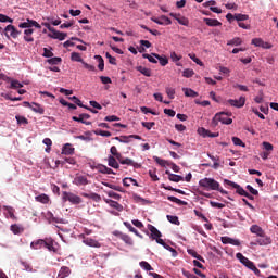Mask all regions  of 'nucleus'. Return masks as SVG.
I'll list each match as a JSON object with an SVG mask.
<instances>
[{"label":"nucleus","mask_w":278,"mask_h":278,"mask_svg":"<svg viewBox=\"0 0 278 278\" xmlns=\"http://www.w3.org/2000/svg\"><path fill=\"white\" fill-rule=\"evenodd\" d=\"M18 27L21 29H25L24 40L26 42H34V40H35L33 38V34H34L33 27H36V29H41V25H39V23H37V21H30V18H27V21L25 23H21L18 25Z\"/></svg>","instance_id":"nucleus-1"},{"label":"nucleus","mask_w":278,"mask_h":278,"mask_svg":"<svg viewBox=\"0 0 278 278\" xmlns=\"http://www.w3.org/2000/svg\"><path fill=\"white\" fill-rule=\"evenodd\" d=\"M148 229H149V231H151V238H152L153 240H156V242H157L159 244H162V245L164 247V249H167L168 251H172V253H173L174 255L177 254L176 249H174V247H170V244H167V242H165V241L163 240V238H162V231H160V229H157V227H155V225L149 224V225H148Z\"/></svg>","instance_id":"nucleus-2"},{"label":"nucleus","mask_w":278,"mask_h":278,"mask_svg":"<svg viewBox=\"0 0 278 278\" xmlns=\"http://www.w3.org/2000/svg\"><path fill=\"white\" fill-rule=\"evenodd\" d=\"M199 186L205 188V190H218L222 194H227V190H224V188L220 187L219 181H216V179L212 177L200 179Z\"/></svg>","instance_id":"nucleus-3"},{"label":"nucleus","mask_w":278,"mask_h":278,"mask_svg":"<svg viewBox=\"0 0 278 278\" xmlns=\"http://www.w3.org/2000/svg\"><path fill=\"white\" fill-rule=\"evenodd\" d=\"M231 116L232 112H218L212 119L213 127H217L219 123H223L224 125H231L233 123Z\"/></svg>","instance_id":"nucleus-4"},{"label":"nucleus","mask_w":278,"mask_h":278,"mask_svg":"<svg viewBox=\"0 0 278 278\" xmlns=\"http://www.w3.org/2000/svg\"><path fill=\"white\" fill-rule=\"evenodd\" d=\"M63 201H70L71 203H74L75 205H78L81 203L83 199L78 194H75L74 192H63Z\"/></svg>","instance_id":"nucleus-5"},{"label":"nucleus","mask_w":278,"mask_h":278,"mask_svg":"<svg viewBox=\"0 0 278 278\" xmlns=\"http://www.w3.org/2000/svg\"><path fill=\"white\" fill-rule=\"evenodd\" d=\"M22 31H18V29H16V27H14V25H8L4 28V36L5 38H8V40H10V38H18V36H21Z\"/></svg>","instance_id":"nucleus-6"},{"label":"nucleus","mask_w":278,"mask_h":278,"mask_svg":"<svg viewBox=\"0 0 278 278\" xmlns=\"http://www.w3.org/2000/svg\"><path fill=\"white\" fill-rule=\"evenodd\" d=\"M153 159L156 162V164H160V166H170L175 173H179V170H180L179 166L177 164H175L174 162H168L167 160H162V157H157V155H154Z\"/></svg>","instance_id":"nucleus-7"},{"label":"nucleus","mask_w":278,"mask_h":278,"mask_svg":"<svg viewBox=\"0 0 278 278\" xmlns=\"http://www.w3.org/2000/svg\"><path fill=\"white\" fill-rule=\"evenodd\" d=\"M83 242L84 244H87L88 247H94V248H100L102 247L101 242L99 240H96L94 238H89L88 236H85L81 233Z\"/></svg>","instance_id":"nucleus-8"},{"label":"nucleus","mask_w":278,"mask_h":278,"mask_svg":"<svg viewBox=\"0 0 278 278\" xmlns=\"http://www.w3.org/2000/svg\"><path fill=\"white\" fill-rule=\"evenodd\" d=\"M227 103L232 108H244L247 103L245 97H240L239 99H228Z\"/></svg>","instance_id":"nucleus-9"},{"label":"nucleus","mask_w":278,"mask_h":278,"mask_svg":"<svg viewBox=\"0 0 278 278\" xmlns=\"http://www.w3.org/2000/svg\"><path fill=\"white\" fill-rule=\"evenodd\" d=\"M49 38H52L53 40H65L67 38V34H64L63 31H58L52 27V34H48Z\"/></svg>","instance_id":"nucleus-10"},{"label":"nucleus","mask_w":278,"mask_h":278,"mask_svg":"<svg viewBox=\"0 0 278 278\" xmlns=\"http://www.w3.org/2000/svg\"><path fill=\"white\" fill-rule=\"evenodd\" d=\"M224 182L227 184L228 186H232V188L237 189V193L241 194V197H244L247 194V190L240 186V184H236V181H231L230 179H224Z\"/></svg>","instance_id":"nucleus-11"},{"label":"nucleus","mask_w":278,"mask_h":278,"mask_svg":"<svg viewBox=\"0 0 278 278\" xmlns=\"http://www.w3.org/2000/svg\"><path fill=\"white\" fill-rule=\"evenodd\" d=\"M24 105L27 108H30L33 112H36L37 114H45V108L40 105L39 103H29L28 101H24Z\"/></svg>","instance_id":"nucleus-12"},{"label":"nucleus","mask_w":278,"mask_h":278,"mask_svg":"<svg viewBox=\"0 0 278 278\" xmlns=\"http://www.w3.org/2000/svg\"><path fill=\"white\" fill-rule=\"evenodd\" d=\"M170 16L179 23V25H184L185 27H188L189 21L185 17V15H181V13H170Z\"/></svg>","instance_id":"nucleus-13"},{"label":"nucleus","mask_w":278,"mask_h":278,"mask_svg":"<svg viewBox=\"0 0 278 278\" xmlns=\"http://www.w3.org/2000/svg\"><path fill=\"white\" fill-rule=\"evenodd\" d=\"M198 134H200V136H203V138H218L219 136V132L213 134L212 131H210V129H205L204 127H200L198 129Z\"/></svg>","instance_id":"nucleus-14"},{"label":"nucleus","mask_w":278,"mask_h":278,"mask_svg":"<svg viewBox=\"0 0 278 278\" xmlns=\"http://www.w3.org/2000/svg\"><path fill=\"white\" fill-rule=\"evenodd\" d=\"M121 164H126L127 166H132L134 168H141L142 166V164L135 162V160H131V157H123V155H121Z\"/></svg>","instance_id":"nucleus-15"},{"label":"nucleus","mask_w":278,"mask_h":278,"mask_svg":"<svg viewBox=\"0 0 278 278\" xmlns=\"http://www.w3.org/2000/svg\"><path fill=\"white\" fill-rule=\"evenodd\" d=\"M255 242L257 244H270L271 238L266 236L264 229H262V233H258V238H256Z\"/></svg>","instance_id":"nucleus-16"},{"label":"nucleus","mask_w":278,"mask_h":278,"mask_svg":"<svg viewBox=\"0 0 278 278\" xmlns=\"http://www.w3.org/2000/svg\"><path fill=\"white\" fill-rule=\"evenodd\" d=\"M131 138H135V140H142V136L138 135L116 136L115 140H118V142L129 143Z\"/></svg>","instance_id":"nucleus-17"},{"label":"nucleus","mask_w":278,"mask_h":278,"mask_svg":"<svg viewBox=\"0 0 278 278\" xmlns=\"http://www.w3.org/2000/svg\"><path fill=\"white\" fill-rule=\"evenodd\" d=\"M89 118H91L90 114H79V116H73V121L83 123L84 125H91Z\"/></svg>","instance_id":"nucleus-18"},{"label":"nucleus","mask_w":278,"mask_h":278,"mask_svg":"<svg viewBox=\"0 0 278 278\" xmlns=\"http://www.w3.org/2000/svg\"><path fill=\"white\" fill-rule=\"evenodd\" d=\"M74 184L76 186H87L89 184V179L86 175H76L74 177Z\"/></svg>","instance_id":"nucleus-19"},{"label":"nucleus","mask_w":278,"mask_h":278,"mask_svg":"<svg viewBox=\"0 0 278 278\" xmlns=\"http://www.w3.org/2000/svg\"><path fill=\"white\" fill-rule=\"evenodd\" d=\"M104 201L110 205V207H114L117 212H123L124 205H122L118 200L114 201L113 199H104Z\"/></svg>","instance_id":"nucleus-20"},{"label":"nucleus","mask_w":278,"mask_h":278,"mask_svg":"<svg viewBox=\"0 0 278 278\" xmlns=\"http://www.w3.org/2000/svg\"><path fill=\"white\" fill-rule=\"evenodd\" d=\"M236 257L241 262V264H243L244 266L252 270V260H249V257H245V255H243V253L240 252L237 253Z\"/></svg>","instance_id":"nucleus-21"},{"label":"nucleus","mask_w":278,"mask_h":278,"mask_svg":"<svg viewBox=\"0 0 278 278\" xmlns=\"http://www.w3.org/2000/svg\"><path fill=\"white\" fill-rule=\"evenodd\" d=\"M252 45H254V47H261L262 49H271V45L264 42L262 38H253Z\"/></svg>","instance_id":"nucleus-22"},{"label":"nucleus","mask_w":278,"mask_h":278,"mask_svg":"<svg viewBox=\"0 0 278 278\" xmlns=\"http://www.w3.org/2000/svg\"><path fill=\"white\" fill-rule=\"evenodd\" d=\"M153 23H156V25H172L170 18L167 17V15H160V18H151Z\"/></svg>","instance_id":"nucleus-23"},{"label":"nucleus","mask_w":278,"mask_h":278,"mask_svg":"<svg viewBox=\"0 0 278 278\" xmlns=\"http://www.w3.org/2000/svg\"><path fill=\"white\" fill-rule=\"evenodd\" d=\"M222 242L224 244H235L237 247H239L241 244L240 240L230 238L229 236H222Z\"/></svg>","instance_id":"nucleus-24"},{"label":"nucleus","mask_w":278,"mask_h":278,"mask_svg":"<svg viewBox=\"0 0 278 278\" xmlns=\"http://www.w3.org/2000/svg\"><path fill=\"white\" fill-rule=\"evenodd\" d=\"M81 197H85L86 199H92V201L100 202L101 201V194H98L97 192H81Z\"/></svg>","instance_id":"nucleus-25"},{"label":"nucleus","mask_w":278,"mask_h":278,"mask_svg":"<svg viewBox=\"0 0 278 278\" xmlns=\"http://www.w3.org/2000/svg\"><path fill=\"white\" fill-rule=\"evenodd\" d=\"M72 270L70 268V266H61L60 270H59V275L56 276V278H65L68 277L71 275Z\"/></svg>","instance_id":"nucleus-26"},{"label":"nucleus","mask_w":278,"mask_h":278,"mask_svg":"<svg viewBox=\"0 0 278 278\" xmlns=\"http://www.w3.org/2000/svg\"><path fill=\"white\" fill-rule=\"evenodd\" d=\"M3 210H5V212H7V214H5L7 217H10L13 220H16L14 207H12L11 205H3Z\"/></svg>","instance_id":"nucleus-27"},{"label":"nucleus","mask_w":278,"mask_h":278,"mask_svg":"<svg viewBox=\"0 0 278 278\" xmlns=\"http://www.w3.org/2000/svg\"><path fill=\"white\" fill-rule=\"evenodd\" d=\"M204 23H206L208 27H222L223 25L217 18H204Z\"/></svg>","instance_id":"nucleus-28"},{"label":"nucleus","mask_w":278,"mask_h":278,"mask_svg":"<svg viewBox=\"0 0 278 278\" xmlns=\"http://www.w3.org/2000/svg\"><path fill=\"white\" fill-rule=\"evenodd\" d=\"M124 225H125V227H127V229H129V231H131L139 238H143L142 233H140V231H138V229H136V227H134V225H131V223H129L128 220H124Z\"/></svg>","instance_id":"nucleus-29"},{"label":"nucleus","mask_w":278,"mask_h":278,"mask_svg":"<svg viewBox=\"0 0 278 278\" xmlns=\"http://www.w3.org/2000/svg\"><path fill=\"white\" fill-rule=\"evenodd\" d=\"M118 236L121 238V240H123L126 244H134V240L131 238V236H129L128 233H123L122 231L118 232Z\"/></svg>","instance_id":"nucleus-30"},{"label":"nucleus","mask_w":278,"mask_h":278,"mask_svg":"<svg viewBox=\"0 0 278 278\" xmlns=\"http://www.w3.org/2000/svg\"><path fill=\"white\" fill-rule=\"evenodd\" d=\"M46 240L39 238L38 240H34L30 244L31 249H42L45 247Z\"/></svg>","instance_id":"nucleus-31"},{"label":"nucleus","mask_w":278,"mask_h":278,"mask_svg":"<svg viewBox=\"0 0 278 278\" xmlns=\"http://www.w3.org/2000/svg\"><path fill=\"white\" fill-rule=\"evenodd\" d=\"M166 175H168V179L170 181L179 182L184 180V177L181 175H175L174 173H170V170H166Z\"/></svg>","instance_id":"nucleus-32"},{"label":"nucleus","mask_w":278,"mask_h":278,"mask_svg":"<svg viewBox=\"0 0 278 278\" xmlns=\"http://www.w3.org/2000/svg\"><path fill=\"white\" fill-rule=\"evenodd\" d=\"M137 71L144 75V77H152L153 75L151 68H146L144 66H137Z\"/></svg>","instance_id":"nucleus-33"},{"label":"nucleus","mask_w":278,"mask_h":278,"mask_svg":"<svg viewBox=\"0 0 278 278\" xmlns=\"http://www.w3.org/2000/svg\"><path fill=\"white\" fill-rule=\"evenodd\" d=\"M207 155L214 162L212 168L217 170L219 168V166H220V162H219L220 157H218V155H216V156L215 155H211V153H207Z\"/></svg>","instance_id":"nucleus-34"},{"label":"nucleus","mask_w":278,"mask_h":278,"mask_svg":"<svg viewBox=\"0 0 278 278\" xmlns=\"http://www.w3.org/2000/svg\"><path fill=\"white\" fill-rule=\"evenodd\" d=\"M235 20L239 23H243L244 21H249L248 13H235Z\"/></svg>","instance_id":"nucleus-35"},{"label":"nucleus","mask_w":278,"mask_h":278,"mask_svg":"<svg viewBox=\"0 0 278 278\" xmlns=\"http://www.w3.org/2000/svg\"><path fill=\"white\" fill-rule=\"evenodd\" d=\"M110 151H111V154H112L116 160H118L119 164H122V153L118 152L117 147H115V146L111 147Z\"/></svg>","instance_id":"nucleus-36"},{"label":"nucleus","mask_w":278,"mask_h":278,"mask_svg":"<svg viewBox=\"0 0 278 278\" xmlns=\"http://www.w3.org/2000/svg\"><path fill=\"white\" fill-rule=\"evenodd\" d=\"M108 164H109V166H111L112 168H119V164H118L116 157L113 156V154H112V155H109V157H108Z\"/></svg>","instance_id":"nucleus-37"},{"label":"nucleus","mask_w":278,"mask_h":278,"mask_svg":"<svg viewBox=\"0 0 278 278\" xmlns=\"http://www.w3.org/2000/svg\"><path fill=\"white\" fill-rule=\"evenodd\" d=\"M62 153L65 155H73V153H75V149L72 144H65L62 149Z\"/></svg>","instance_id":"nucleus-38"},{"label":"nucleus","mask_w":278,"mask_h":278,"mask_svg":"<svg viewBox=\"0 0 278 278\" xmlns=\"http://www.w3.org/2000/svg\"><path fill=\"white\" fill-rule=\"evenodd\" d=\"M94 60L98 62V68L99 71H104L105 68V62L102 55H94Z\"/></svg>","instance_id":"nucleus-39"},{"label":"nucleus","mask_w":278,"mask_h":278,"mask_svg":"<svg viewBox=\"0 0 278 278\" xmlns=\"http://www.w3.org/2000/svg\"><path fill=\"white\" fill-rule=\"evenodd\" d=\"M182 91L186 97H192V98L199 97L198 92H195L191 88H182Z\"/></svg>","instance_id":"nucleus-40"},{"label":"nucleus","mask_w":278,"mask_h":278,"mask_svg":"<svg viewBox=\"0 0 278 278\" xmlns=\"http://www.w3.org/2000/svg\"><path fill=\"white\" fill-rule=\"evenodd\" d=\"M250 231L252 233H256L257 238H260V233H263V228L260 227V225H252V227H250Z\"/></svg>","instance_id":"nucleus-41"},{"label":"nucleus","mask_w":278,"mask_h":278,"mask_svg":"<svg viewBox=\"0 0 278 278\" xmlns=\"http://www.w3.org/2000/svg\"><path fill=\"white\" fill-rule=\"evenodd\" d=\"M47 62L50 64V66L59 65L62 64V58H54V55H52V58L47 60Z\"/></svg>","instance_id":"nucleus-42"},{"label":"nucleus","mask_w":278,"mask_h":278,"mask_svg":"<svg viewBox=\"0 0 278 278\" xmlns=\"http://www.w3.org/2000/svg\"><path fill=\"white\" fill-rule=\"evenodd\" d=\"M104 186L111 188V190H117V192H124V188L122 186H116L115 184H109L108 181L104 182Z\"/></svg>","instance_id":"nucleus-43"},{"label":"nucleus","mask_w":278,"mask_h":278,"mask_svg":"<svg viewBox=\"0 0 278 278\" xmlns=\"http://www.w3.org/2000/svg\"><path fill=\"white\" fill-rule=\"evenodd\" d=\"M36 201H39L40 203H49L50 201V197L48 194H38V197H36Z\"/></svg>","instance_id":"nucleus-44"},{"label":"nucleus","mask_w":278,"mask_h":278,"mask_svg":"<svg viewBox=\"0 0 278 278\" xmlns=\"http://www.w3.org/2000/svg\"><path fill=\"white\" fill-rule=\"evenodd\" d=\"M168 201H173L174 203H177L178 205H188L187 201H182L181 199H178L177 197H167Z\"/></svg>","instance_id":"nucleus-45"},{"label":"nucleus","mask_w":278,"mask_h":278,"mask_svg":"<svg viewBox=\"0 0 278 278\" xmlns=\"http://www.w3.org/2000/svg\"><path fill=\"white\" fill-rule=\"evenodd\" d=\"M189 255H192V257H198V260H201L202 262H205L204 257L200 255L195 249H188Z\"/></svg>","instance_id":"nucleus-46"},{"label":"nucleus","mask_w":278,"mask_h":278,"mask_svg":"<svg viewBox=\"0 0 278 278\" xmlns=\"http://www.w3.org/2000/svg\"><path fill=\"white\" fill-rule=\"evenodd\" d=\"M144 60H149L152 64H157V58H155V53H152V55H149V53L142 55Z\"/></svg>","instance_id":"nucleus-47"},{"label":"nucleus","mask_w":278,"mask_h":278,"mask_svg":"<svg viewBox=\"0 0 278 278\" xmlns=\"http://www.w3.org/2000/svg\"><path fill=\"white\" fill-rule=\"evenodd\" d=\"M154 58H156V60H159V63L161 64V66H167V64H168L167 58H162V55H159V54H154Z\"/></svg>","instance_id":"nucleus-48"},{"label":"nucleus","mask_w":278,"mask_h":278,"mask_svg":"<svg viewBox=\"0 0 278 278\" xmlns=\"http://www.w3.org/2000/svg\"><path fill=\"white\" fill-rule=\"evenodd\" d=\"M167 220H169V223H173L174 225H180V220L178 216H173L172 214H167Z\"/></svg>","instance_id":"nucleus-49"},{"label":"nucleus","mask_w":278,"mask_h":278,"mask_svg":"<svg viewBox=\"0 0 278 278\" xmlns=\"http://www.w3.org/2000/svg\"><path fill=\"white\" fill-rule=\"evenodd\" d=\"M71 59L73 62H80L81 64L84 62L80 53H76V52L72 53Z\"/></svg>","instance_id":"nucleus-50"},{"label":"nucleus","mask_w":278,"mask_h":278,"mask_svg":"<svg viewBox=\"0 0 278 278\" xmlns=\"http://www.w3.org/2000/svg\"><path fill=\"white\" fill-rule=\"evenodd\" d=\"M54 53L52 51V48L50 49H47L45 48L43 49V58H48V60H51L53 58Z\"/></svg>","instance_id":"nucleus-51"},{"label":"nucleus","mask_w":278,"mask_h":278,"mask_svg":"<svg viewBox=\"0 0 278 278\" xmlns=\"http://www.w3.org/2000/svg\"><path fill=\"white\" fill-rule=\"evenodd\" d=\"M263 147L268 155H270L271 151H274V144H271V142H263Z\"/></svg>","instance_id":"nucleus-52"},{"label":"nucleus","mask_w":278,"mask_h":278,"mask_svg":"<svg viewBox=\"0 0 278 278\" xmlns=\"http://www.w3.org/2000/svg\"><path fill=\"white\" fill-rule=\"evenodd\" d=\"M43 144H46V151L49 153L51 151V147L53 144L51 138H43Z\"/></svg>","instance_id":"nucleus-53"},{"label":"nucleus","mask_w":278,"mask_h":278,"mask_svg":"<svg viewBox=\"0 0 278 278\" xmlns=\"http://www.w3.org/2000/svg\"><path fill=\"white\" fill-rule=\"evenodd\" d=\"M232 142L233 144H236L237 147H247L245 142H242L241 138L238 137H232Z\"/></svg>","instance_id":"nucleus-54"},{"label":"nucleus","mask_w":278,"mask_h":278,"mask_svg":"<svg viewBox=\"0 0 278 278\" xmlns=\"http://www.w3.org/2000/svg\"><path fill=\"white\" fill-rule=\"evenodd\" d=\"M140 266H141V268H144L146 270H150V273H152L151 270H153V266H151V264H149V262H147V261L140 262Z\"/></svg>","instance_id":"nucleus-55"},{"label":"nucleus","mask_w":278,"mask_h":278,"mask_svg":"<svg viewBox=\"0 0 278 278\" xmlns=\"http://www.w3.org/2000/svg\"><path fill=\"white\" fill-rule=\"evenodd\" d=\"M108 195L115 200H121L122 194H118V192H114V190H109Z\"/></svg>","instance_id":"nucleus-56"},{"label":"nucleus","mask_w":278,"mask_h":278,"mask_svg":"<svg viewBox=\"0 0 278 278\" xmlns=\"http://www.w3.org/2000/svg\"><path fill=\"white\" fill-rule=\"evenodd\" d=\"M10 88H12V89H17L18 88V90H20V88H23V84H21V81H17L16 79H13L11 81Z\"/></svg>","instance_id":"nucleus-57"},{"label":"nucleus","mask_w":278,"mask_h":278,"mask_svg":"<svg viewBox=\"0 0 278 278\" xmlns=\"http://www.w3.org/2000/svg\"><path fill=\"white\" fill-rule=\"evenodd\" d=\"M0 23H13L12 18L9 15H4V13H0Z\"/></svg>","instance_id":"nucleus-58"},{"label":"nucleus","mask_w":278,"mask_h":278,"mask_svg":"<svg viewBox=\"0 0 278 278\" xmlns=\"http://www.w3.org/2000/svg\"><path fill=\"white\" fill-rule=\"evenodd\" d=\"M189 58L195 62V64H198L199 66H203V62H201V60H199V58H197V55L194 53H190Z\"/></svg>","instance_id":"nucleus-59"},{"label":"nucleus","mask_w":278,"mask_h":278,"mask_svg":"<svg viewBox=\"0 0 278 278\" xmlns=\"http://www.w3.org/2000/svg\"><path fill=\"white\" fill-rule=\"evenodd\" d=\"M16 121L20 125H28V118L25 116H16Z\"/></svg>","instance_id":"nucleus-60"},{"label":"nucleus","mask_w":278,"mask_h":278,"mask_svg":"<svg viewBox=\"0 0 278 278\" xmlns=\"http://www.w3.org/2000/svg\"><path fill=\"white\" fill-rule=\"evenodd\" d=\"M166 94L169 99H175L176 90L174 88H166Z\"/></svg>","instance_id":"nucleus-61"},{"label":"nucleus","mask_w":278,"mask_h":278,"mask_svg":"<svg viewBox=\"0 0 278 278\" xmlns=\"http://www.w3.org/2000/svg\"><path fill=\"white\" fill-rule=\"evenodd\" d=\"M194 75V71L190 70V68H186L182 73V76L184 77H187V78H190V77H193Z\"/></svg>","instance_id":"nucleus-62"},{"label":"nucleus","mask_w":278,"mask_h":278,"mask_svg":"<svg viewBox=\"0 0 278 278\" xmlns=\"http://www.w3.org/2000/svg\"><path fill=\"white\" fill-rule=\"evenodd\" d=\"M11 231H13V233H21V231H23L22 227H20V225L14 224L11 225Z\"/></svg>","instance_id":"nucleus-63"},{"label":"nucleus","mask_w":278,"mask_h":278,"mask_svg":"<svg viewBox=\"0 0 278 278\" xmlns=\"http://www.w3.org/2000/svg\"><path fill=\"white\" fill-rule=\"evenodd\" d=\"M182 273L187 278H200L197 275H194V273H190V270H184Z\"/></svg>","instance_id":"nucleus-64"}]
</instances>
